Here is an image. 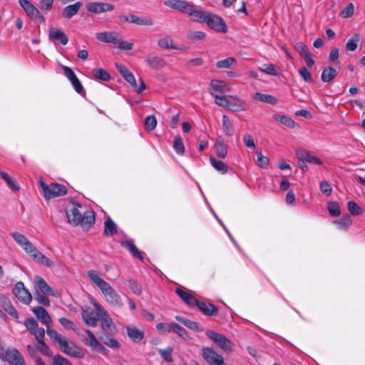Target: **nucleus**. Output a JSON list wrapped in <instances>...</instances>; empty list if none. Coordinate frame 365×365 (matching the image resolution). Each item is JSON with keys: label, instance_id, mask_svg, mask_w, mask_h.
<instances>
[{"label": "nucleus", "instance_id": "nucleus-1", "mask_svg": "<svg viewBox=\"0 0 365 365\" xmlns=\"http://www.w3.org/2000/svg\"><path fill=\"white\" fill-rule=\"evenodd\" d=\"M89 280L98 287L106 301L113 307H122L123 304L121 297L110 284L105 281L96 270H89L87 272Z\"/></svg>", "mask_w": 365, "mask_h": 365}, {"label": "nucleus", "instance_id": "nucleus-2", "mask_svg": "<svg viewBox=\"0 0 365 365\" xmlns=\"http://www.w3.org/2000/svg\"><path fill=\"white\" fill-rule=\"evenodd\" d=\"M80 208L82 205L77 202L73 203L66 210L68 222L73 226L80 225L83 230H88L95 223V213L92 210H86L82 214Z\"/></svg>", "mask_w": 365, "mask_h": 365}, {"label": "nucleus", "instance_id": "nucleus-3", "mask_svg": "<svg viewBox=\"0 0 365 365\" xmlns=\"http://www.w3.org/2000/svg\"><path fill=\"white\" fill-rule=\"evenodd\" d=\"M47 335L51 339L59 345L60 350L64 354L73 357L82 358L83 353L80 347L76 346L73 341L58 334L55 329H49L47 330Z\"/></svg>", "mask_w": 365, "mask_h": 365}, {"label": "nucleus", "instance_id": "nucleus-4", "mask_svg": "<svg viewBox=\"0 0 365 365\" xmlns=\"http://www.w3.org/2000/svg\"><path fill=\"white\" fill-rule=\"evenodd\" d=\"M40 185L43 190V196L47 200L63 196L67 193V188L61 184L51 183L48 185L43 181H41Z\"/></svg>", "mask_w": 365, "mask_h": 365}, {"label": "nucleus", "instance_id": "nucleus-5", "mask_svg": "<svg viewBox=\"0 0 365 365\" xmlns=\"http://www.w3.org/2000/svg\"><path fill=\"white\" fill-rule=\"evenodd\" d=\"M206 336L211 339L218 348L225 352H231L233 350V343L227 338L225 335L214 331L212 330H207L205 332Z\"/></svg>", "mask_w": 365, "mask_h": 365}, {"label": "nucleus", "instance_id": "nucleus-6", "mask_svg": "<svg viewBox=\"0 0 365 365\" xmlns=\"http://www.w3.org/2000/svg\"><path fill=\"white\" fill-rule=\"evenodd\" d=\"M115 66L118 71L120 73L126 81H128L132 86L135 91L138 93H141L145 88V84L144 81L140 78L138 86L133 74L127 68L126 66L119 63H116Z\"/></svg>", "mask_w": 365, "mask_h": 365}, {"label": "nucleus", "instance_id": "nucleus-7", "mask_svg": "<svg viewBox=\"0 0 365 365\" xmlns=\"http://www.w3.org/2000/svg\"><path fill=\"white\" fill-rule=\"evenodd\" d=\"M0 359L9 365H26L23 355L15 348H8L4 353L0 354Z\"/></svg>", "mask_w": 365, "mask_h": 365}, {"label": "nucleus", "instance_id": "nucleus-8", "mask_svg": "<svg viewBox=\"0 0 365 365\" xmlns=\"http://www.w3.org/2000/svg\"><path fill=\"white\" fill-rule=\"evenodd\" d=\"M19 3L26 14L33 20L40 23H45V17L39 10L28 0H19Z\"/></svg>", "mask_w": 365, "mask_h": 365}, {"label": "nucleus", "instance_id": "nucleus-9", "mask_svg": "<svg viewBox=\"0 0 365 365\" xmlns=\"http://www.w3.org/2000/svg\"><path fill=\"white\" fill-rule=\"evenodd\" d=\"M201 355L210 365H224L225 361L222 355L218 354L212 348L202 347Z\"/></svg>", "mask_w": 365, "mask_h": 365}, {"label": "nucleus", "instance_id": "nucleus-10", "mask_svg": "<svg viewBox=\"0 0 365 365\" xmlns=\"http://www.w3.org/2000/svg\"><path fill=\"white\" fill-rule=\"evenodd\" d=\"M81 314L83 322L91 327H96L97 325V322L101 315L98 309H93L88 306L82 307Z\"/></svg>", "mask_w": 365, "mask_h": 365}, {"label": "nucleus", "instance_id": "nucleus-11", "mask_svg": "<svg viewBox=\"0 0 365 365\" xmlns=\"http://www.w3.org/2000/svg\"><path fill=\"white\" fill-rule=\"evenodd\" d=\"M15 297L19 302L24 304H29L32 300V295L30 292L25 287L22 282H17L13 289Z\"/></svg>", "mask_w": 365, "mask_h": 365}, {"label": "nucleus", "instance_id": "nucleus-12", "mask_svg": "<svg viewBox=\"0 0 365 365\" xmlns=\"http://www.w3.org/2000/svg\"><path fill=\"white\" fill-rule=\"evenodd\" d=\"M118 19L120 23L129 22L138 26H152L153 24V20L152 19L138 16L133 14L119 15Z\"/></svg>", "mask_w": 365, "mask_h": 365}, {"label": "nucleus", "instance_id": "nucleus-13", "mask_svg": "<svg viewBox=\"0 0 365 365\" xmlns=\"http://www.w3.org/2000/svg\"><path fill=\"white\" fill-rule=\"evenodd\" d=\"M205 23L217 32L226 33L227 31V27L223 19L217 15L209 13Z\"/></svg>", "mask_w": 365, "mask_h": 365}, {"label": "nucleus", "instance_id": "nucleus-14", "mask_svg": "<svg viewBox=\"0 0 365 365\" xmlns=\"http://www.w3.org/2000/svg\"><path fill=\"white\" fill-rule=\"evenodd\" d=\"M92 304L94 306V307L96 308V309H98L101 314L99 319L101 320V325L102 329L105 331L110 330L113 322L112 319L109 317L108 312L98 302L94 300L92 302Z\"/></svg>", "mask_w": 365, "mask_h": 365}, {"label": "nucleus", "instance_id": "nucleus-15", "mask_svg": "<svg viewBox=\"0 0 365 365\" xmlns=\"http://www.w3.org/2000/svg\"><path fill=\"white\" fill-rule=\"evenodd\" d=\"M16 243L21 246L30 255L36 252V247L24 235L15 232L11 234Z\"/></svg>", "mask_w": 365, "mask_h": 365}, {"label": "nucleus", "instance_id": "nucleus-16", "mask_svg": "<svg viewBox=\"0 0 365 365\" xmlns=\"http://www.w3.org/2000/svg\"><path fill=\"white\" fill-rule=\"evenodd\" d=\"M86 9L94 14H101L106 11H113L115 6L110 3L103 2H89L86 4Z\"/></svg>", "mask_w": 365, "mask_h": 365}, {"label": "nucleus", "instance_id": "nucleus-17", "mask_svg": "<svg viewBox=\"0 0 365 365\" xmlns=\"http://www.w3.org/2000/svg\"><path fill=\"white\" fill-rule=\"evenodd\" d=\"M228 103L227 110L232 112L245 111L248 109L247 102L236 96H230V102Z\"/></svg>", "mask_w": 365, "mask_h": 365}, {"label": "nucleus", "instance_id": "nucleus-18", "mask_svg": "<svg viewBox=\"0 0 365 365\" xmlns=\"http://www.w3.org/2000/svg\"><path fill=\"white\" fill-rule=\"evenodd\" d=\"M24 325L31 334L34 335L35 339L45 336L43 328L39 327L38 324L34 318H28L24 321Z\"/></svg>", "mask_w": 365, "mask_h": 365}, {"label": "nucleus", "instance_id": "nucleus-19", "mask_svg": "<svg viewBox=\"0 0 365 365\" xmlns=\"http://www.w3.org/2000/svg\"><path fill=\"white\" fill-rule=\"evenodd\" d=\"M164 4L187 14L190 12L192 6V4L181 0H168Z\"/></svg>", "mask_w": 365, "mask_h": 365}, {"label": "nucleus", "instance_id": "nucleus-20", "mask_svg": "<svg viewBox=\"0 0 365 365\" xmlns=\"http://www.w3.org/2000/svg\"><path fill=\"white\" fill-rule=\"evenodd\" d=\"M120 34L117 31H103L96 34V38L101 42L116 45Z\"/></svg>", "mask_w": 365, "mask_h": 365}, {"label": "nucleus", "instance_id": "nucleus-21", "mask_svg": "<svg viewBox=\"0 0 365 365\" xmlns=\"http://www.w3.org/2000/svg\"><path fill=\"white\" fill-rule=\"evenodd\" d=\"M33 312L36 315L37 318L45 324L47 329H52L51 327V318L48 312L42 307H34L32 308Z\"/></svg>", "mask_w": 365, "mask_h": 365}, {"label": "nucleus", "instance_id": "nucleus-22", "mask_svg": "<svg viewBox=\"0 0 365 365\" xmlns=\"http://www.w3.org/2000/svg\"><path fill=\"white\" fill-rule=\"evenodd\" d=\"M48 38L53 43L60 41L62 45H66L68 42L67 35L62 31L55 28H51L49 29Z\"/></svg>", "mask_w": 365, "mask_h": 365}, {"label": "nucleus", "instance_id": "nucleus-23", "mask_svg": "<svg viewBox=\"0 0 365 365\" xmlns=\"http://www.w3.org/2000/svg\"><path fill=\"white\" fill-rule=\"evenodd\" d=\"M195 306H197L200 312L206 316H215L218 312L216 306L207 302L200 301L198 299Z\"/></svg>", "mask_w": 365, "mask_h": 365}, {"label": "nucleus", "instance_id": "nucleus-24", "mask_svg": "<svg viewBox=\"0 0 365 365\" xmlns=\"http://www.w3.org/2000/svg\"><path fill=\"white\" fill-rule=\"evenodd\" d=\"M34 282L36 285L35 292H40L44 294H50L54 296L52 288L48 284V283L40 276H35Z\"/></svg>", "mask_w": 365, "mask_h": 365}, {"label": "nucleus", "instance_id": "nucleus-25", "mask_svg": "<svg viewBox=\"0 0 365 365\" xmlns=\"http://www.w3.org/2000/svg\"><path fill=\"white\" fill-rule=\"evenodd\" d=\"M175 293L189 307H195L197 302L198 299L182 287L177 288L175 289Z\"/></svg>", "mask_w": 365, "mask_h": 365}, {"label": "nucleus", "instance_id": "nucleus-26", "mask_svg": "<svg viewBox=\"0 0 365 365\" xmlns=\"http://www.w3.org/2000/svg\"><path fill=\"white\" fill-rule=\"evenodd\" d=\"M126 331L128 337L134 342H140L144 338V331L134 325L126 327Z\"/></svg>", "mask_w": 365, "mask_h": 365}, {"label": "nucleus", "instance_id": "nucleus-27", "mask_svg": "<svg viewBox=\"0 0 365 365\" xmlns=\"http://www.w3.org/2000/svg\"><path fill=\"white\" fill-rule=\"evenodd\" d=\"M86 333L88 335V339H86V345L92 347L98 351H103L106 350L105 346L97 339L91 331L86 329Z\"/></svg>", "mask_w": 365, "mask_h": 365}, {"label": "nucleus", "instance_id": "nucleus-28", "mask_svg": "<svg viewBox=\"0 0 365 365\" xmlns=\"http://www.w3.org/2000/svg\"><path fill=\"white\" fill-rule=\"evenodd\" d=\"M82 4L81 1H77L73 4L66 6L62 11V16L68 19L72 18L78 12Z\"/></svg>", "mask_w": 365, "mask_h": 365}, {"label": "nucleus", "instance_id": "nucleus-29", "mask_svg": "<svg viewBox=\"0 0 365 365\" xmlns=\"http://www.w3.org/2000/svg\"><path fill=\"white\" fill-rule=\"evenodd\" d=\"M145 62L149 67L156 70L163 68L166 64L165 59L160 56H149Z\"/></svg>", "mask_w": 365, "mask_h": 365}, {"label": "nucleus", "instance_id": "nucleus-30", "mask_svg": "<svg viewBox=\"0 0 365 365\" xmlns=\"http://www.w3.org/2000/svg\"><path fill=\"white\" fill-rule=\"evenodd\" d=\"M120 245L123 247L128 249L134 257L139 259L142 262L143 261V259H144L143 256L142 255V254L139 251V250L136 247V246L134 245L133 241H131V240L120 241Z\"/></svg>", "mask_w": 365, "mask_h": 365}, {"label": "nucleus", "instance_id": "nucleus-31", "mask_svg": "<svg viewBox=\"0 0 365 365\" xmlns=\"http://www.w3.org/2000/svg\"><path fill=\"white\" fill-rule=\"evenodd\" d=\"M175 319L191 330H193L195 331H202V328L196 322L190 320L187 318L178 315L175 316Z\"/></svg>", "mask_w": 365, "mask_h": 365}, {"label": "nucleus", "instance_id": "nucleus-32", "mask_svg": "<svg viewBox=\"0 0 365 365\" xmlns=\"http://www.w3.org/2000/svg\"><path fill=\"white\" fill-rule=\"evenodd\" d=\"M208 14L209 13L195 9V6L192 4L190 12H188L187 14L194 21L205 23Z\"/></svg>", "mask_w": 365, "mask_h": 365}, {"label": "nucleus", "instance_id": "nucleus-33", "mask_svg": "<svg viewBox=\"0 0 365 365\" xmlns=\"http://www.w3.org/2000/svg\"><path fill=\"white\" fill-rule=\"evenodd\" d=\"M1 305L3 309L11 317L18 319V312L15 307L12 305L11 301L6 297H3L1 299Z\"/></svg>", "mask_w": 365, "mask_h": 365}, {"label": "nucleus", "instance_id": "nucleus-34", "mask_svg": "<svg viewBox=\"0 0 365 365\" xmlns=\"http://www.w3.org/2000/svg\"><path fill=\"white\" fill-rule=\"evenodd\" d=\"M255 100H257L261 102L267 103L271 105H276L278 102V99L272 95L264 94L262 93H256L253 97Z\"/></svg>", "mask_w": 365, "mask_h": 365}, {"label": "nucleus", "instance_id": "nucleus-35", "mask_svg": "<svg viewBox=\"0 0 365 365\" xmlns=\"http://www.w3.org/2000/svg\"><path fill=\"white\" fill-rule=\"evenodd\" d=\"M45 336L42 337H38L36 339V346L37 349L43 355L47 356H52V352L51 351L49 347L44 341Z\"/></svg>", "mask_w": 365, "mask_h": 365}, {"label": "nucleus", "instance_id": "nucleus-36", "mask_svg": "<svg viewBox=\"0 0 365 365\" xmlns=\"http://www.w3.org/2000/svg\"><path fill=\"white\" fill-rule=\"evenodd\" d=\"M31 257L36 262H38L45 266L51 267L53 265V262L51 260H50L48 257H46L41 252H38L36 249V252H34L31 255Z\"/></svg>", "mask_w": 365, "mask_h": 365}, {"label": "nucleus", "instance_id": "nucleus-37", "mask_svg": "<svg viewBox=\"0 0 365 365\" xmlns=\"http://www.w3.org/2000/svg\"><path fill=\"white\" fill-rule=\"evenodd\" d=\"M272 118L274 120L280 122L282 124H283L289 128L294 127V125H295L294 120L286 115H281V114L275 113L272 115Z\"/></svg>", "mask_w": 365, "mask_h": 365}, {"label": "nucleus", "instance_id": "nucleus-38", "mask_svg": "<svg viewBox=\"0 0 365 365\" xmlns=\"http://www.w3.org/2000/svg\"><path fill=\"white\" fill-rule=\"evenodd\" d=\"M337 75L336 70L333 67L329 66L325 68L322 73V81L324 83L330 82Z\"/></svg>", "mask_w": 365, "mask_h": 365}, {"label": "nucleus", "instance_id": "nucleus-39", "mask_svg": "<svg viewBox=\"0 0 365 365\" xmlns=\"http://www.w3.org/2000/svg\"><path fill=\"white\" fill-rule=\"evenodd\" d=\"M210 161L212 166L218 172L221 173L222 174H225L227 172L228 166L224 162L217 160L212 156L210 158Z\"/></svg>", "mask_w": 365, "mask_h": 365}, {"label": "nucleus", "instance_id": "nucleus-40", "mask_svg": "<svg viewBox=\"0 0 365 365\" xmlns=\"http://www.w3.org/2000/svg\"><path fill=\"white\" fill-rule=\"evenodd\" d=\"M117 232L115 223L108 217L104 223L103 233L106 236H113Z\"/></svg>", "mask_w": 365, "mask_h": 365}, {"label": "nucleus", "instance_id": "nucleus-41", "mask_svg": "<svg viewBox=\"0 0 365 365\" xmlns=\"http://www.w3.org/2000/svg\"><path fill=\"white\" fill-rule=\"evenodd\" d=\"M217 156L220 158H225L227 155V148L222 140H217L214 145Z\"/></svg>", "mask_w": 365, "mask_h": 365}, {"label": "nucleus", "instance_id": "nucleus-42", "mask_svg": "<svg viewBox=\"0 0 365 365\" xmlns=\"http://www.w3.org/2000/svg\"><path fill=\"white\" fill-rule=\"evenodd\" d=\"M360 36L359 34H354L346 43V49L349 51H354L359 44Z\"/></svg>", "mask_w": 365, "mask_h": 365}, {"label": "nucleus", "instance_id": "nucleus-43", "mask_svg": "<svg viewBox=\"0 0 365 365\" xmlns=\"http://www.w3.org/2000/svg\"><path fill=\"white\" fill-rule=\"evenodd\" d=\"M210 93L215 98L217 105L227 109L229 106L228 102H230V96H219L212 91H210Z\"/></svg>", "mask_w": 365, "mask_h": 365}, {"label": "nucleus", "instance_id": "nucleus-44", "mask_svg": "<svg viewBox=\"0 0 365 365\" xmlns=\"http://www.w3.org/2000/svg\"><path fill=\"white\" fill-rule=\"evenodd\" d=\"M334 223L337 225L339 229L347 230L348 228L351 225L352 220L349 216L345 215L340 220H334Z\"/></svg>", "mask_w": 365, "mask_h": 365}, {"label": "nucleus", "instance_id": "nucleus-45", "mask_svg": "<svg viewBox=\"0 0 365 365\" xmlns=\"http://www.w3.org/2000/svg\"><path fill=\"white\" fill-rule=\"evenodd\" d=\"M237 63L236 59L233 57H229L223 60L218 61L216 66L218 68H230Z\"/></svg>", "mask_w": 365, "mask_h": 365}, {"label": "nucleus", "instance_id": "nucleus-46", "mask_svg": "<svg viewBox=\"0 0 365 365\" xmlns=\"http://www.w3.org/2000/svg\"><path fill=\"white\" fill-rule=\"evenodd\" d=\"M92 73L94 78L98 80L108 81L110 79V74L103 68L93 69Z\"/></svg>", "mask_w": 365, "mask_h": 365}, {"label": "nucleus", "instance_id": "nucleus-47", "mask_svg": "<svg viewBox=\"0 0 365 365\" xmlns=\"http://www.w3.org/2000/svg\"><path fill=\"white\" fill-rule=\"evenodd\" d=\"M158 45L166 49H176L177 47L174 46L173 38L170 36H166L160 38L158 41Z\"/></svg>", "mask_w": 365, "mask_h": 365}, {"label": "nucleus", "instance_id": "nucleus-48", "mask_svg": "<svg viewBox=\"0 0 365 365\" xmlns=\"http://www.w3.org/2000/svg\"><path fill=\"white\" fill-rule=\"evenodd\" d=\"M222 130L225 135L228 136L233 135L232 125L226 115H222Z\"/></svg>", "mask_w": 365, "mask_h": 365}, {"label": "nucleus", "instance_id": "nucleus-49", "mask_svg": "<svg viewBox=\"0 0 365 365\" xmlns=\"http://www.w3.org/2000/svg\"><path fill=\"white\" fill-rule=\"evenodd\" d=\"M210 88L211 91L214 93L219 92V93H224L225 92V83L224 81H219V80H212L210 82Z\"/></svg>", "mask_w": 365, "mask_h": 365}, {"label": "nucleus", "instance_id": "nucleus-50", "mask_svg": "<svg viewBox=\"0 0 365 365\" xmlns=\"http://www.w3.org/2000/svg\"><path fill=\"white\" fill-rule=\"evenodd\" d=\"M157 125V119L154 115H148L145 120V129L148 131H153Z\"/></svg>", "mask_w": 365, "mask_h": 365}, {"label": "nucleus", "instance_id": "nucleus-51", "mask_svg": "<svg viewBox=\"0 0 365 365\" xmlns=\"http://www.w3.org/2000/svg\"><path fill=\"white\" fill-rule=\"evenodd\" d=\"M49 294H44L43 293H40V292H34V299L36 301L38 302V303L45 306V307H49L50 306V300L48 298V296Z\"/></svg>", "mask_w": 365, "mask_h": 365}, {"label": "nucleus", "instance_id": "nucleus-52", "mask_svg": "<svg viewBox=\"0 0 365 365\" xmlns=\"http://www.w3.org/2000/svg\"><path fill=\"white\" fill-rule=\"evenodd\" d=\"M328 211L332 217H338L341 214L340 206L336 202H329L327 204Z\"/></svg>", "mask_w": 365, "mask_h": 365}, {"label": "nucleus", "instance_id": "nucleus-53", "mask_svg": "<svg viewBox=\"0 0 365 365\" xmlns=\"http://www.w3.org/2000/svg\"><path fill=\"white\" fill-rule=\"evenodd\" d=\"M173 148L179 155H182L184 153L185 146L182 142V139L180 135H178L175 138L173 142Z\"/></svg>", "mask_w": 365, "mask_h": 365}, {"label": "nucleus", "instance_id": "nucleus-54", "mask_svg": "<svg viewBox=\"0 0 365 365\" xmlns=\"http://www.w3.org/2000/svg\"><path fill=\"white\" fill-rule=\"evenodd\" d=\"M302 158L305 160L307 163L313 165H322V160L319 159L318 157L311 155L308 152H305L302 153Z\"/></svg>", "mask_w": 365, "mask_h": 365}, {"label": "nucleus", "instance_id": "nucleus-55", "mask_svg": "<svg viewBox=\"0 0 365 365\" xmlns=\"http://www.w3.org/2000/svg\"><path fill=\"white\" fill-rule=\"evenodd\" d=\"M349 212L352 215H358L362 213L363 210L354 201H349L347 203Z\"/></svg>", "mask_w": 365, "mask_h": 365}, {"label": "nucleus", "instance_id": "nucleus-56", "mask_svg": "<svg viewBox=\"0 0 365 365\" xmlns=\"http://www.w3.org/2000/svg\"><path fill=\"white\" fill-rule=\"evenodd\" d=\"M158 353L161 356V357L168 362H172L173 361V356H172V352H173V348L171 346L167 347L165 349H159L158 350Z\"/></svg>", "mask_w": 365, "mask_h": 365}, {"label": "nucleus", "instance_id": "nucleus-57", "mask_svg": "<svg viewBox=\"0 0 365 365\" xmlns=\"http://www.w3.org/2000/svg\"><path fill=\"white\" fill-rule=\"evenodd\" d=\"M354 12V6L352 3H349L341 11L340 16L344 18H349L353 16Z\"/></svg>", "mask_w": 365, "mask_h": 365}, {"label": "nucleus", "instance_id": "nucleus-58", "mask_svg": "<svg viewBox=\"0 0 365 365\" xmlns=\"http://www.w3.org/2000/svg\"><path fill=\"white\" fill-rule=\"evenodd\" d=\"M172 331L183 339H187L188 335L186 330L175 322H173Z\"/></svg>", "mask_w": 365, "mask_h": 365}, {"label": "nucleus", "instance_id": "nucleus-59", "mask_svg": "<svg viewBox=\"0 0 365 365\" xmlns=\"http://www.w3.org/2000/svg\"><path fill=\"white\" fill-rule=\"evenodd\" d=\"M173 326V322L170 324L168 323H158L156 325V329L161 334H166L170 333L172 331L171 327Z\"/></svg>", "mask_w": 365, "mask_h": 365}, {"label": "nucleus", "instance_id": "nucleus-60", "mask_svg": "<svg viewBox=\"0 0 365 365\" xmlns=\"http://www.w3.org/2000/svg\"><path fill=\"white\" fill-rule=\"evenodd\" d=\"M100 339L106 345L109 347L119 348L120 346L119 341L114 338H109L108 336L103 338V336H101Z\"/></svg>", "mask_w": 365, "mask_h": 365}, {"label": "nucleus", "instance_id": "nucleus-61", "mask_svg": "<svg viewBox=\"0 0 365 365\" xmlns=\"http://www.w3.org/2000/svg\"><path fill=\"white\" fill-rule=\"evenodd\" d=\"M116 46L121 50L130 51L133 47V43L131 42L123 41L121 36H120Z\"/></svg>", "mask_w": 365, "mask_h": 365}, {"label": "nucleus", "instance_id": "nucleus-62", "mask_svg": "<svg viewBox=\"0 0 365 365\" xmlns=\"http://www.w3.org/2000/svg\"><path fill=\"white\" fill-rule=\"evenodd\" d=\"M294 48L302 57L310 53L308 46L303 42L296 43L294 45Z\"/></svg>", "mask_w": 365, "mask_h": 365}, {"label": "nucleus", "instance_id": "nucleus-63", "mask_svg": "<svg viewBox=\"0 0 365 365\" xmlns=\"http://www.w3.org/2000/svg\"><path fill=\"white\" fill-rule=\"evenodd\" d=\"M299 73L305 82H312V75L305 66H303L299 69Z\"/></svg>", "mask_w": 365, "mask_h": 365}, {"label": "nucleus", "instance_id": "nucleus-64", "mask_svg": "<svg viewBox=\"0 0 365 365\" xmlns=\"http://www.w3.org/2000/svg\"><path fill=\"white\" fill-rule=\"evenodd\" d=\"M52 365H71V364L62 356L57 354L53 356Z\"/></svg>", "mask_w": 365, "mask_h": 365}]
</instances>
